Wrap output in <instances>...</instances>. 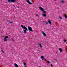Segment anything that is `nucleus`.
<instances>
[{"instance_id":"nucleus-1","label":"nucleus","mask_w":67,"mask_h":67,"mask_svg":"<svg viewBox=\"0 0 67 67\" xmlns=\"http://www.w3.org/2000/svg\"><path fill=\"white\" fill-rule=\"evenodd\" d=\"M21 27L23 29V33H26V31H27V29L26 27H25V26H23V25H21Z\"/></svg>"},{"instance_id":"nucleus-2","label":"nucleus","mask_w":67,"mask_h":67,"mask_svg":"<svg viewBox=\"0 0 67 67\" xmlns=\"http://www.w3.org/2000/svg\"><path fill=\"white\" fill-rule=\"evenodd\" d=\"M9 2H15L16 1L15 0H7Z\"/></svg>"},{"instance_id":"nucleus-3","label":"nucleus","mask_w":67,"mask_h":67,"mask_svg":"<svg viewBox=\"0 0 67 67\" xmlns=\"http://www.w3.org/2000/svg\"><path fill=\"white\" fill-rule=\"evenodd\" d=\"M28 29L29 31H31V32L33 31V30H32V29L31 28V27L28 26Z\"/></svg>"},{"instance_id":"nucleus-4","label":"nucleus","mask_w":67,"mask_h":67,"mask_svg":"<svg viewBox=\"0 0 67 67\" xmlns=\"http://www.w3.org/2000/svg\"><path fill=\"white\" fill-rule=\"evenodd\" d=\"M26 1L28 3L30 4H33L31 3L30 2V1L29 0H26Z\"/></svg>"},{"instance_id":"nucleus-5","label":"nucleus","mask_w":67,"mask_h":67,"mask_svg":"<svg viewBox=\"0 0 67 67\" xmlns=\"http://www.w3.org/2000/svg\"><path fill=\"white\" fill-rule=\"evenodd\" d=\"M48 21L50 24H52V23H51V20H50V19H48Z\"/></svg>"},{"instance_id":"nucleus-6","label":"nucleus","mask_w":67,"mask_h":67,"mask_svg":"<svg viewBox=\"0 0 67 67\" xmlns=\"http://www.w3.org/2000/svg\"><path fill=\"white\" fill-rule=\"evenodd\" d=\"M44 57L43 56H41V59L42 60H44Z\"/></svg>"},{"instance_id":"nucleus-7","label":"nucleus","mask_w":67,"mask_h":67,"mask_svg":"<svg viewBox=\"0 0 67 67\" xmlns=\"http://www.w3.org/2000/svg\"><path fill=\"white\" fill-rule=\"evenodd\" d=\"M39 8L41 11H44V9H43L42 7H40Z\"/></svg>"},{"instance_id":"nucleus-8","label":"nucleus","mask_w":67,"mask_h":67,"mask_svg":"<svg viewBox=\"0 0 67 67\" xmlns=\"http://www.w3.org/2000/svg\"><path fill=\"white\" fill-rule=\"evenodd\" d=\"M42 33L43 35L44 36H46V34H45V33H44V32H42Z\"/></svg>"},{"instance_id":"nucleus-9","label":"nucleus","mask_w":67,"mask_h":67,"mask_svg":"<svg viewBox=\"0 0 67 67\" xmlns=\"http://www.w3.org/2000/svg\"><path fill=\"white\" fill-rule=\"evenodd\" d=\"M59 50L60 52H62V51H63L62 49H61V48H59Z\"/></svg>"},{"instance_id":"nucleus-10","label":"nucleus","mask_w":67,"mask_h":67,"mask_svg":"<svg viewBox=\"0 0 67 67\" xmlns=\"http://www.w3.org/2000/svg\"><path fill=\"white\" fill-rule=\"evenodd\" d=\"M4 41H8V39L6 38H4Z\"/></svg>"},{"instance_id":"nucleus-11","label":"nucleus","mask_w":67,"mask_h":67,"mask_svg":"<svg viewBox=\"0 0 67 67\" xmlns=\"http://www.w3.org/2000/svg\"><path fill=\"white\" fill-rule=\"evenodd\" d=\"M9 23L10 24H12L13 23V21H9Z\"/></svg>"},{"instance_id":"nucleus-12","label":"nucleus","mask_w":67,"mask_h":67,"mask_svg":"<svg viewBox=\"0 0 67 67\" xmlns=\"http://www.w3.org/2000/svg\"><path fill=\"white\" fill-rule=\"evenodd\" d=\"M42 15L43 16H44V17L46 16V14H42Z\"/></svg>"},{"instance_id":"nucleus-13","label":"nucleus","mask_w":67,"mask_h":67,"mask_svg":"<svg viewBox=\"0 0 67 67\" xmlns=\"http://www.w3.org/2000/svg\"><path fill=\"white\" fill-rule=\"evenodd\" d=\"M61 2L62 3H65V1H61Z\"/></svg>"},{"instance_id":"nucleus-14","label":"nucleus","mask_w":67,"mask_h":67,"mask_svg":"<svg viewBox=\"0 0 67 67\" xmlns=\"http://www.w3.org/2000/svg\"><path fill=\"white\" fill-rule=\"evenodd\" d=\"M2 53L3 54L4 53V51H3V50H2Z\"/></svg>"},{"instance_id":"nucleus-15","label":"nucleus","mask_w":67,"mask_h":67,"mask_svg":"<svg viewBox=\"0 0 67 67\" xmlns=\"http://www.w3.org/2000/svg\"><path fill=\"white\" fill-rule=\"evenodd\" d=\"M23 64L24 65V66L26 65V63H25V62H23Z\"/></svg>"},{"instance_id":"nucleus-16","label":"nucleus","mask_w":67,"mask_h":67,"mask_svg":"<svg viewBox=\"0 0 67 67\" xmlns=\"http://www.w3.org/2000/svg\"><path fill=\"white\" fill-rule=\"evenodd\" d=\"M40 47L41 48H42V45H41V44H40Z\"/></svg>"},{"instance_id":"nucleus-17","label":"nucleus","mask_w":67,"mask_h":67,"mask_svg":"<svg viewBox=\"0 0 67 67\" xmlns=\"http://www.w3.org/2000/svg\"><path fill=\"white\" fill-rule=\"evenodd\" d=\"M45 25H46V24L48 25V22H46L45 23Z\"/></svg>"},{"instance_id":"nucleus-18","label":"nucleus","mask_w":67,"mask_h":67,"mask_svg":"<svg viewBox=\"0 0 67 67\" xmlns=\"http://www.w3.org/2000/svg\"><path fill=\"white\" fill-rule=\"evenodd\" d=\"M5 38H8V36H5Z\"/></svg>"},{"instance_id":"nucleus-19","label":"nucleus","mask_w":67,"mask_h":67,"mask_svg":"<svg viewBox=\"0 0 67 67\" xmlns=\"http://www.w3.org/2000/svg\"><path fill=\"white\" fill-rule=\"evenodd\" d=\"M64 16L65 17V18H67V15H64Z\"/></svg>"},{"instance_id":"nucleus-20","label":"nucleus","mask_w":67,"mask_h":67,"mask_svg":"<svg viewBox=\"0 0 67 67\" xmlns=\"http://www.w3.org/2000/svg\"><path fill=\"white\" fill-rule=\"evenodd\" d=\"M59 18H60V19H62V17H60V16H59Z\"/></svg>"},{"instance_id":"nucleus-21","label":"nucleus","mask_w":67,"mask_h":67,"mask_svg":"<svg viewBox=\"0 0 67 67\" xmlns=\"http://www.w3.org/2000/svg\"><path fill=\"white\" fill-rule=\"evenodd\" d=\"M64 42H66V40H64Z\"/></svg>"},{"instance_id":"nucleus-22","label":"nucleus","mask_w":67,"mask_h":67,"mask_svg":"<svg viewBox=\"0 0 67 67\" xmlns=\"http://www.w3.org/2000/svg\"><path fill=\"white\" fill-rule=\"evenodd\" d=\"M43 13H45V11L43 10Z\"/></svg>"},{"instance_id":"nucleus-23","label":"nucleus","mask_w":67,"mask_h":67,"mask_svg":"<svg viewBox=\"0 0 67 67\" xmlns=\"http://www.w3.org/2000/svg\"><path fill=\"white\" fill-rule=\"evenodd\" d=\"M47 63H48V64H49V61H48L47 62Z\"/></svg>"},{"instance_id":"nucleus-24","label":"nucleus","mask_w":67,"mask_h":67,"mask_svg":"<svg viewBox=\"0 0 67 67\" xmlns=\"http://www.w3.org/2000/svg\"><path fill=\"white\" fill-rule=\"evenodd\" d=\"M36 16H38V14H36Z\"/></svg>"},{"instance_id":"nucleus-25","label":"nucleus","mask_w":67,"mask_h":67,"mask_svg":"<svg viewBox=\"0 0 67 67\" xmlns=\"http://www.w3.org/2000/svg\"><path fill=\"white\" fill-rule=\"evenodd\" d=\"M51 67H53V65H52V64L51 65Z\"/></svg>"},{"instance_id":"nucleus-26","label":"nucleus","mask_w":67,"mask_h":67,"mask_svg":"<svg viewBox=\"0 0 67 67\" xmlns=\"http://www.w3.org/2000/svg\"><path fill=\"white\" fill-rule=\"evenodd\" d=\"M38 67H41V66H39Z\"/></svg>"},{"instance_id":"nucleus-27","label":"nucleus","mask_w":67,"mask_h":67,"mask_svg":"<svg viewBox=\"0 0 67 67\" xmlns=\"http://www.w3.org/2000/svg\"><path fill=\"white\" fill-rule=\"evenodd\" d=\"M54 1H56V0H54Z\"/></svg>"},{"instance_id":"nucleus-28","label":"nucleus","mask_w":67,"mask_h":67,"mask_svg":"<svg viewBox=\"0 0 67 67\" xmlns=\"http://www.w3.org/2000/svg\"><path fill=\"white\" fill-rule=\"evenodd\" d=\"M13 41H14V40H13Z\"/></svg>"},{"instance_id":"nucleus-29","label":"nucleus","mask_w":67,"mask_h":67,"mask_svg":"<svg viewBox=\"0 0 67 67\" xmlns=\"http://www.w3.org/2000/svg\"><path fill=\"white\" fill-rule=\"evenodd\" d=\"M45 59V60H46V59Z\"/></svg>"},{"instance_id":"nucleus-30","label":"nucleus","mask_w":67,"mask_h":67,"mask_svg":"<svg viewBox=\"0 0 67 67\" xmlns=\"http://www.w3.org/2000/svg\"><path fill=\"white\" fill-rule=\"evenodd\" d=\"M31 1H32V0H31Z\"/></svg>"}]
</instances>
